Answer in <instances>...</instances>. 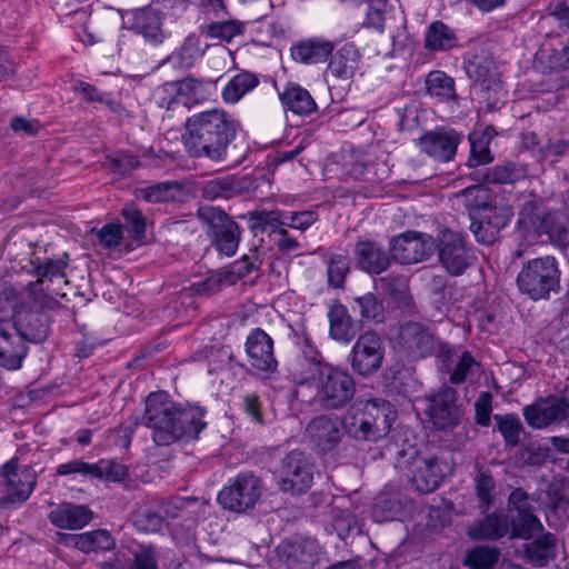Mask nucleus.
<instances>
[{"mask_svg": "<svg viewBox=\"0 0 569 569\" xmlns=\"http://www.w3.org/2000/svg\"><path fill=\"white\" fill-rule=\"evenodd\" d=\"M204 411L199 407L183 408L163 392H152L146 399L141 423L151 430L157 446H169L179 440L197 439L206 427Z\"/></svg>", "mask_w": 569, "mask_h": 569, "instance_id": "obj_1", "label": "nucleus"}, {"mask_svg": "<svg viewBox=\"0 0 569 569\" xmlns=\"http://www.w3.org/2000/svg\"><path fill=\"white\" fill-rule=\"evenodd\" d=\"M238 121L223 109L213 108L190 116L186 120L183 144L190 157L221 162L236 139Z\"/></svg>", "mask_w": 569, "mask_h": 569, "instance_id": "obj_2", "label": "nucleus"}, {"mask_svg": "<svg viewBox=\"0 0 569 569\" xmlns=\"http://www.w3.org/2000/svg\"><path fill=\"white\" fill-rule=\"evenodd\" d=\"M290 377L298 388L311 382L316 389L315 400L326 410L343 408L356 393V382L348 370L328 362L299 358L291 366Z\"/></svg>", "mask_w": 569, "mask_h": 569, "instance_id": "obj_3", "label": "nucleus"}, {"mask_svg": "<svg viewBox=\"0 0 569 569\" xmlns=\"http://www.w3.org/2000/svg\"><path fill=\"white\" fill-rule=\"evenodd\" d=\"M395 348L411 360L436 356L442 362H448L455 356L453 348L438 340L428 326L417 321H406L399 326Z\"/></svg>", "mask_w": 569, "mask_h": 569, "instance_id": "obj_4", "label": "nucleus"}, {"mask_svg": "<svg viewBox=\"0 0 569 569\" xmlns=\"http://www.w3.org/2000/svg\"><path fill=\"white\" fill-rule=\"evenodd\" d=\"M522 295L537 301L548 299L560 286V270L553 256H543L526 261L516 279Z\"/></svg>", "mask_w": 569, "mask_h": 569, "instance_id": "obj_5", "label": "nucleus"}, {"mask_svg": "<svg viewBox=\"0 0 569 569\" xmlns=\"http://www.w3.org/2000/svg\"><path fill=\"white\" fill-rule=\"evenodd\" d=\"M34 305L32 308L24 306L11 315L18 330L28 343H41L50 335L51 326L47 310H54L59 302L47 293L29 296Z\"/></svg>", "mask_w": 569, "mask_h": 569, "instance_id": "obj_6", "label": "nucleus"}, {"mask_svg": "<svg viewBox=\"0 0 569 569\" xmlns=\"http://www.w3.org/2000/svg\"><path fill=\"white\" fill-rule=\"evenodd\" d=\"M198 219L207 227V234L214 248L228 257L233 256L241 239V229L223 210L203 206L198 209Z\"/></svg>", "mask_w": 569, "mask_h": 569, "instance_id": "obj_7", "label": "nucleus"}, {"mask_svg": "<svg viewBox=\"0 0 569 569\" xmlns=\"http://www.w3.org/2000/svg\"><path fill=\"white\" fill-rule=\"evenodd\" d=\"M37 483V473L29 466L7 461L0 470V508L21 505L29 499Z\"/></svg>", "mask_w": 569, "mask_h": 569, "instance_id": "obj_8", "label": "nucleus"}, {"mask_svg": "<svg viewBox=\"0 0 569 569\" xmlns=\"http://www.w3.org/2000/svg\"><path fill=\"white\" fill-rule=\"evenodd\" d=\"M315 473L316 466L311 457L301 450H292L280 462L279 489L292 495H302L311 488Z\"/></svg>", "mask_w": 569, "mask_h": 569, "instance_id": "obj_9", "label": "nucleus"}, {"mask_svg": "<svg viewBox=\"0 0 569 569\" xmlns=\"http://www.w3.org/2000/svg\"><path fill=\"white\" fill-rule=\"evenodd\" d=\"M262 495V482L253 472H241L229 480L219 495L218 501L222 508L244 512L252 509Z\"/></svg>", "mask_w": 569, "mask_h": 569, "instance_id": "obj_10", "label": "nucleus"}, {"mask_svg": "<svg viewBox=\"0 0 569 569\" xmlns=\"http://www.w3.org/2000/svg\"><path fill=\"white\" fill-rule=\"evenodd\" d=\"M436 248L441 267L450 276H461L473 262L472 248L463 234L443 229L438 233Z\"/></svg>", "mask_w": 569, "mask_h": 569, "instance_id": "obj_11", "label": "nucleus"}, {"mask_svg": "<svg viewBox=\"0 0 569 569\" xmlns=\"http://www.w3.org/2000/svg\"><path fill=\"white\" fill-rule=\"evenodd\" d=\"M458 399L457 390L448 386L426 396V415L437 430H452L460 423L463 410Z\"/></svg>", "mask_w": 569, "mask_h": 569, "instance_id": "obj_12", "label": "nucleus"}, {"mask_svg": "<svg viewBox=\"0 0 569 569\" xmlns=\"http://www.w3.org/2000/svg\"><path fill=\"white\" fill-rule=\"evenodd\" d=\"M383 357L385 347L380 336L373 331H366L353 345L350 365L356 373L370 377L381 368Z\"/></svg>", "mask_w": 569, "mask_h": 569, "instance_id": "obj_13", "label": "nucleus"}, {"mask_svg": "<svg viewBox=\"0 0 569 569\" xmlns=\"http://www.w3.org/2000/svg\"><path fill=\"white\" fill-rule=\"evenodd\" d=\"M448 465L438 456L416 455L408 461V477L417 491L429 493L442 482Z\"/></svg>", "mask_w": 569, "mask_h": 569, "instance_id": "obj_14", "label": "nucleus"}, {"mask_svg": "<svg viewBox=\"0 0 569 569\" xmlns=\"http://www.w3.org/2000/svg\"><path fill=\"white\" fill-rule=\"evenodd\" d=\"M522 415L529 427L546 429L569 418V401L557 396L538 398L522 409Z\"/></svg>", "mask_w": 569, "mask_h": 569, "instance_id": "obj_15", "label": "nucleus"}, {"mask_svg": "<svg viewBox=\"0 0 569 569\" xmlns=\"http://www.w3.org/2000/svg\"><path fill=\"white\" fill-rule=\"evenodd\" d=\"M436 250V241L427 233L406 232L391 241L393 260L401 264H413L428 259Z\"/></svg>", "mask_w": 569, "mask_h": 569, "instance_id": "obj_16", "label": "nucleus"}, {"mask_svg": "<svg viewBox=\"0 0 569 569\" xmlns=\"http://www.w3.org/2000/svg\"><path fill=\"white\" fill-rule=\"evenodd\" d=\"M29 348L11 317H0V366L9 370L19 369Z\"/></svg>", "mask_w": 569, "mask_h": 569, "instance_id": "obj_17", "label": "nucleus"}, {"mask_svg": "<svg viewBox=\"0 0 569 569\" xmlns=\"http://www.w3.org/2000/svg\"><path fill=\"white\" fill-rule=\"evenodd\" d=\"M536 62L547 73V89L559 90L569 84V37L561 50L542 48Z\"/></svg>", "mask_w": 569, "mask_h": 569, "instance_id": "obj_18", "label": "nucleus"}, {"mask_svg": "<svg viewBox=\"0 0 569 569\" xmlns=\"http://www.w3.org/2000/svg\"><path fill=\"white\" fill-rule=\"evenodd\" d=\"M462 136L449 128H438L428 131L418 140L421 151L440 162L453 159Z\"/></svg>", "mask_w": 569, "mask_h": 569, "instance_id": "obj_19", "label": "nucleus"}, {"mask_svg": "<svg viewBox=\"0 0 569 569\" xmlns=\"http://www.w3.org/2000/svg\"><path fill=\"white\" fill-rule=\"evenodd\" d=\"M207 84H209V82L187 77L181 80L163 83L157 88L154 98L160 108L174 110L180 104H187V102L182 101L183 98L197 99Z\"/></svg>", "mask_w": 569, "mask_h": 569, "instance_id": "obj_20", "label": "nucleus"}, {"mask_svg": "<svg viewBox=\"0 0 569 569\" xmlns=\"http://www.w3.org/2000/svg\"><path fill=\"white\" fill-rule=\"evenodd\" d=\"M467 73L475 87L486 94L485 99L498 101L505 97L496 64L490 58H476L467 67Z\"/></svg>", "mask_w": 569, "mask_h": 569, "instance_id": "obj_21", "label": "nucleus"}, {"mask_svg": "<svg viewBox=\"0 0 569 569\" xmlns=\"http://www.w3.org/2000/svg\"><path fill=\"white\" fill-rule=\"evenodd\" d=\"M305 437L318 452H329L341 440L339 422L325 415L318 416L307 425Z\"/></svg>", "mask_w": 569, "mask_h": 569, "instance_id": "obj_22", "label": "nucleus"}, {"mask_svg": "<svg viewBox=\"0 0 569 569\" xmlns=\"http://www.w3.org/2000/svg\"><path fill=\"white\" fill-rule=\"evenodd\" d=\"M246 352L251 367L260 371H273L277 360L273 353V340L262 329H254L247 338Z\"/></svg>", "mask_w": 569, "mask_h": 569, "instance_id": "obj_23", "label": "nucleus"}, {"mask_svg": "<svg viewBox=\"0 0 569 569\" xmlns=\"http://www.w3.org/2000/svg\"><path fill=\"white\" fill-rule=\"evenodd\" d=\"M365 419L370 423V430L376 440L386 436L396 420L397 412L393 406L382 399H370L358 402Z\"/></svg>", "mask_w": 569, "mask_h": 569, "instance_id": "obj_24", "label": "nucleus"}, {"mask_svg": "<svg viewBox=\"0 0 569 569\" xmlns=\"http://www.w3.org/2000/svg\"><path fill=\"white\" fill-rule=\"evenodd\" d=\"M48 518L57 528L80 530L92 520L93 513L87 506L62 502L49 512Z\"/></svg>", "mask_w": 569, "mask_h": 569, "instance_id": "obj_25", "label": "nucleus"}, {"mask_svg": "<svg viewBox=\"0 0 569 569\" xmlns=\"http://www.w3.org/2000/svg\"><path fill=\"white\" fill-rule=\"evenodd\" d=\"M355 258L358 267L368 273L379 274L390 264L389 254L375 241L357 242Z\"/></svg>", "mask_w": 569, "mask_h": 569, "instance_id": "obj_26", "label": "nucleus"}, {"mask_svg": "<svg viewBox=\"0 0 569 569\" xmlns=\"http://www.w3.org/2000/svg\"><path fill=\"white\" fill-rule=\"evenodd\" d=\"M361 53L353 43H345L331 56L328 74L340 80L351 79L359 69Z\"/></svg>", "mask_w": 569, "mask_h": 569, "instance_id": "obj_27", "label": "nucleus"}, {"mask_svg": "<svg viewBox=\"0 0 569 569\" xmlns=\"http://www.w3.org/2000/svg\"><path fill=\"white\" fill-rule=\"evenodd\" d=\"M523 555L527 562L535 567H545L555 560L558 555L557 539L546 532L523 546Z\"/></svg>", "mask_w": 569, "mask_h": 569, "instance_id": "obj_28", "label": "nucleus"}, {"mask_svg": "<svg viewBox=\"0 0 569 569\" xmlns=\"http://www.w3.org/2000/svg\"><path fill=\"white\" fill-rule=\"evenodd\" d=\"M161 24L159 12L151 8H144L134 13L132 31L156 46L161 43L164 38Z\"/></svg>", "mask_w": 569, "mask_h": 569, "instance_id": "obj_29", "label": "nucleus"}, {"mask_svg": "<svg viewBox=\"0 0 569 569\" xmlns=\"http://www.w3.org/2000/svg\"><path fill=\"white\" fill-rule=\"evenodd\" d=\"M548 212L541 198L535 194L523 196L518 213V224L527 231L537 233Z\"/></svg>", "mask_w": 569, "mask_h": 569, "instance_id": "obj_30", "label": "nucleus"}, {"mask_svg": "<svg viewBox=\"0 0 569 569\" xmlns=\"http://www.w3.org/2000/svg\"><path fill=\"white\" fill-rule=\"evenodd\" d=\"M282 104L299 116H309L317 110V103L309 91L297 83H288L279 92Z\"/></svg>", "mask_w": 569, "mask_h": 569, "instance_id": "obj_31", "label": "nucleus"}, {"mask_svg": "<svg viewBox=\"0 0 569 569\" xmlns=\"http://www.w3.org/2000/svg\"><path fill=\"white\" fill-rule=\"evenodd\" d=\"M332 50L333 44L330 41L309 39L293 46L291 56L298 62L313 64L326 61Z\"/></svg>", "mask_w": 569, "mask_h": 569, "instance_id": "obj_32", "label": "nucleus"}, {"mask_svg": "<svg viewBox=\"0 0 569 569\" xmlns=\"http://www.w3.org/2000/svg\"><path fill=\"white\" fill-rule=\"evenodd\" d=\"M67 268V262L61 259H48L43 264H39L34 268L36 274L39 277L36 282H30L28 284L29 296L47 293L52 297V293H57L53 289L49 287L46 288V291L41 288L44 279L49 281L60 280L63 283L68 281L64 280V269Z\"/></svg>", "mask_w": 569, "mask_h": 569, "instance_id": "obj_33", "label": "nucleus"}, {"mask_svg": "<svg viewBox=\"0 0 569 569\" xmlns=\"http://www.w3.org/2000/svg\"><path fill=\"white\" fill-rule=\"evenodd\" d=\"M536 234H547L551 243L567 247L569 244V219L559 210L549 211Z\"/></svg>", "mask_w": 569, "mask_h": 569, "instance_id": "obj_34", "label": "nucleus"}, {"mask_svg": "<svg viewBox=\"0 0 569 569\" xmlns=\"http://www.w3.org/2000/svg\"><path fill=\"white\" fill-rule=\"evenodd\" d=\"M328 317L330 322L329 333L332 339L348 343L355 338L356 327L345 306L340 303L332 305Z\"/></svg>", "mask_w": 569, "mask_h": 569, "instance_id": "obj_35", "label": "nucleus"}, {"mask_svg": "<svg viewBox=\"0 0 569 569\" xmlns=\"http://www.w3.org/2000/svg\"><path fill=\"white\" fill-rule=\"evenodd\" d=\"M509 532V521L503 515L492 513L471 527L468 531L472 539L496 540Z\"/></svg>", "mask_w": 569, "mask_h": 569, "instance_id": "obj_36", "label": "nucleus"}, {"mask_svg": "<svg viewBox=\"0 0 569 569\" xmlns=\"http://www.w3.org/2000/svg\"><path fill=\"white\" fill-rule=\"evenodd\" d=\"M457 46V37L452 29L441 21L432 22L425 37V47L428 50H449Z\"/></svg>", "mask_w": 569, "mask_h": 569, "instance_id": "obj_37", "label": "nucleus"}, {"mask_svg": "<svg viewBox=\"0 0 569 569\" xmlns=\"http://www.w3.org/2000/svg\"><path fill=\"white\" fill-rule=\"evenodd\" d=\"M259 83L257 76L250 72H240L232 77L222 90V98L227 103L238 102L246 93L253 90Z\"/></svg>", "mask_w": 569, "mask_h": 569, "instance_id": "obj_38", "label": "nucleus"}, {"mask_svg": "<svg viewBox=\"0 0 569 569\" xmlns=\"http://www.w3.org/2000/svg\"><path fill=\"white\" fill-rule=\"evenodd\" d=\"M427 92L440 101H456L455 80L443 71H431L426 79Z\"/></svg>", "mask_w": 569, "mask_h": 569, "instance_id": "obj_39", "label": "nucleus"}, {"mask_svg": "<svg viewBox=\"0 0 569 569\" xmlns=\"http://www.w3.org/2000/svg\"><path fill=\"white\" fill-rule=\"evenodd\" d=\"M509 530L511 538L530 539L542 531L543 526L533 511L510 516Z\"/></svg>", "mask_w": 569, "mask_h": 569, "instance_id": "obj_40", "label": "nucleus"}, {"mask_svg": "<svg viewBox=\"0 0 569 569\" xmlns=\"http://www.w3.org/2000/svg\"><path fill=\"white\" fill-rule=\"evenodd\" d=\"M369 426L358 403L352 406L343 418L346 432L357 440H376Z\"/></svg>", "mask_w": 569, "mask_h": 569, "instance_id": "obj_41", "label": "nucleus"}, {"mask_svg": "<svg viewBox=\"0 0 569 569\" xmlns=\"http://www.w3.org/2000/svg\"><path fill=\"white\" fill-rule=\"evenodd\" d=\"M237 184L233 177H218L204 181L201 187V194L206 200L229 199L237 194Z\"/></svg>", "mask_w": 569, "mask_h": 569, "instance_id": "obj_42", "label": "nucleus"}, {"mask_svg": "<svg viewBox=\"0 0 569 569\" xmlns=\"http://www.w3.org/2000/svg\"><path fill=\"white\" fill-rule=\"evenodd\" d=\"M243 23L237 20L211 22L201 27V34L210 39L231 41L234 37L242 34Z\"/></svg>", "mask_w": 569, "mask_h": 569, "instance_id": "obj_43", "label": "nucleus"}, {"mask_svg": "<svg viewBox=\"0 0 569 569\" xmlns=\"http://www.w3.org/2000/svg\"><path fill=\"white\" fill-rule=\"evenodd\" d=\"M525 176L526 171L522 167L513 162H506L488 170L485 180L489 183H515Z\"/></svg>", "mask_w": 569, "mask_h": 569, "instance_id": "obj_44", "label": "nucleus"}, {"mask_svg": "<svg viewBox=\"0 0 569 569\" xmlns=\"http://www.w3.org/2000/svg\"><path fill=\"white\" fill-rule=\"evenodd\" d=\"M74 90L81 93L89 102L104 104L114 113H120L122 111L121 104L114 101L109 93L99 91L94 86L88 82L79 81L76 84Z\"/></svg>", "mask_w": 569, "mask_h": 569, "instance_id": "obj_45", "label": "nucleus"}, {"mask_svg": "<svg viewBox=\"0 0 569 569\" xmlns=\"http://www.w3.org/2000/svg\"><path fill=\"white\" fill-rule=\"evenodd\" d=\"M498 557L499 552L495 548L477 547L467 553L463 562L471 569H491Z\"/></svg>", "mask_w": 569, "mask_h": 569, "instance_id": "obj_46", "label": "nucleus"}, {"mask_svg": "<svg viewBox=\"0 0 569 569\" xmlns=\"http://www.w3.org/2000/svg\"><path fill=\"white\" fill-rule=\"evenodd\" d=\"M116 541L106 529L83 532V552L107 551L113 549Z\"/></svg>", "mask_w": 569, "mask_h": 569, "instance_id": "obj_47", "label": "nucleus"}, {"mask_svg": "<svg viewBox=\"0 0 569 569\" xmlns=\"http://www.w3.org/2000/svg\"><path fill=\"white\" fill-rule=\"evenodd\" d=\"M495 420L506 443L512 447L517 446L522 430L520 419L516 415H496Z\"/></svg>", "mask_w": 569, "mask_h": 569, "instance_id": "obj_48", "label": "nucleus"}, {"mask_svg": "<svg viewBox=\"0 0 569 569\" xmlns=\"http://www.w3.org/2000/svg\"><path fill=\"white\" fill-rule=\"evenodd\" d=\"M126 476V466L117 461L102 459L97 463H92V478L108 481H121Z\"/></svg>", "mask_w": 569, "mask_h": 569, "instance_id": "obj_49", "label": "nucleus"}, {"mask_svg": "<svg viewBox=\"0 0 569 569\" xmlns=\"http://www.w3.org/2000/svg\"><path fill=\"white\" fill-rule=\"evenodd\" d=\"M350 270V260L347 254H332L328 260V282L335 288L342 287Z\"/></svg>", "mask_w": 569, "mask_h": 569, "instance_id": "obj_50", "label": "nucleus"}, {"mask_svg": "<svg viewBox=\"0 0 569 569\" xmlns=\"http://www.w3.org/2000/svg\"><path fill=\"white\" fill-rule=\"evenodd\" d=\"M250 220L254 222L253 228L266 231L268 228L272 229L283 228L286 221V212L280 210H261L250 212Z\"/></svg>", "mask_w": 569, "mask_h": 569, "instance_id": "obj_51", "label": "nucleus"}, {"mask_svg": "<svg viewBox=\"0 0 569 569\" xmlns=\"http://www.w3.org/2000/svg\"><path fill=\"white\" fill-rule=\"evenodd\" d=\"M131 569H159L156 548L152 545H138L130 549Z\"/></svg>", "mask_w": 569, "mask_h": 569, "instance_id": "obj_52", "label": "nucleus"}, {"mask_svg": "<svg viewBox=\"0 0 569 569\" xmlns=\"http://www.w3.org/2000/svg\"><path fill=\"white\" fill-rule=\"evenodd\" d=\"M355 302L358 305L363 319L373 320L376 322L383 321V306L373 293L368 292L361 297H357Z\"/></svg>", "mask_w": 569, "mask_h": 569, "instance_id": "obj_53", "label": "nucleus"}, {"mask_svg": "<svg viewBox=\"0 0 569 569\" xmlns=\"http://www.w3.org/2000/svg\"><path fill=\"white\" fill-rule=\"evenodd\" d=\"M387 0H371L367 3L366 19L363 27L372 28L379 32L383 31L385 14L387 12Z\"/></svg>", "mask_w": 569, "mask_h": 569, "instance_id": "obj_54", "label": "nucleus"}, {"mask_svg": "<svg viewBox=\"0 0 569 569\" xmlns=\"http://www.w3.org/2000/svg\"><path fill=\"white\" fill-rule=\"evenodd\" d=\"M469 141L470 158L468 163L470 167L483 166L492 161L489 143L486 142V139H478V132H473L469 136Z\"/></svg>", "mask_w": 569, "mask_h": 569, "instance_id": "obj_55", "label": "nucleus"}, {"mask_svg": "<svg viewBox=\"0 0 569 569\" xmlns=\"http://www.w3.org/2000/svg\"><path fill=\"white\" fill-rule=\"evenodd\" d=\"M122 216L133 237L141 239L146 231V222L141 211L134 204H127L122 209Z\"/></svg>", "mask_w": 569, "mask_h": 569, "instance_id": "obj_56", "label": "nucleus"}, {"mask_svg": "<svg viewBox=\"0 0 569 569\" xmlns=\"http://www.w3.org/2000/svg\"><path fill=\"white\" fill-rule=\"evenodd\" d=\"M134 526L142 532H156L162 526V517L151 509H142L134 516Z\"/></svg>", "mask_w": 569, "mask_h": 569, "instance_id": "obj_57", "label": "nucleus"}, {"mask_svg": "<svg viewBox=\"0 0 569 569\" xmlns=\"http://www.w3.org/2000/svg\"><path fill=\"white\" fill-rule=\"evenodd\" d=\"M107 166L112 172L123 176L138 168L139 161L132 154L117 152L108 158Z\"/></svg>", "mask_w": 569, "mask_h": 569, "instance_id": "obj_58", "label": "nucleus"}, {"mask_svg": "<svg viewBox=\"0 0 569 569\" xmlns=\"http://www.w3.org/2000/svg\"><path fill=\"white\" fill-rule=\"evenodd\" d=\"M476 360L468 351H462L459 356L458 362L455 365L450 372L449 380L455 385H460L466 381L472 368L476 366Z\"/></svg>", "mask_w": 569, "mask_h": 569, "instance_id": "obj_59", "label": "nucleus"}, {"mask_svg": "<svg viewBox=\"0 0 569 569\" xmlns=\"http://www.w3.org/2000/svg\"><path fill=\"white\" fill-rule=\"evenodd\" d=\"M318 220V213L312 210L286 212L284 227L306 231Z\"/></svg>", "mask_w": 569, "mask_h": 569, "instance_id": "obj_60", "label": "nucleus"}, {"mask_svg": "<svg viewBox=\"0 0 569 569\" xmlns=\"http://www.w3.org/2000/svg\"><path fill=\"white\" fill-rule=\"evenodd\" d=\"M22 307L19 291L7 282H0V313L9 310L13 313Z\"/></svg>", "mask_w": 569, "mask_h": 569, "instance_id": "obj_61", "label": "nucleus"}, {"mask_svg": "<svg viewBox=\"0 0 569 569\" xmlns=\"http://www.w3.org/2000/svg\"><path fill=\"white\" fill-rule=\"evenodd\" d=\"M380 284L382 290L395 299L405 300L407 295V280L403 276L388 274L380 278Z\"/></svg>", "mask_w": 569, "mask_h": 569, "instance_id": "obj_62", "label": "nucleus"}, {"mask_svg": "<svg viewBox=\"0 0 569 569\" xmlns=\"http://www.w3.org/2000/svg\"><path fill=\"white\" fill-rule=\"evenodd\" d=\"M508 511L509 517L512 515L533 511V507L528 493L523 491L521 488H517L511 491L508 499Z\"/></svg>", "mask_w": 569, "mask_h": 569, "instance_id": "obj_63", "label": "nucleus"}, {"mask_svg": "<svg viewBox=\"0 0 569 569\" xmlns=\"http://www.w3.org/2000/svg\"><path fill=\"white\" fill-rule=\"evenodd\" d=\"M470 230L475 234L476 240L482 244L493 243L499 233V228L485 220L473 221Z\"/></svg>", "mask_w": 569, "mask_h": 569, "instance_id": "obj_64", "label": "nucleus"}]
</instances>
